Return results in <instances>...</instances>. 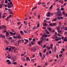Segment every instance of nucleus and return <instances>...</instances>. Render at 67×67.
<instances>
[{
	"mask_svg": "<svg viewBox=\"0 0 67 67\" xmlns=\"http://www.w3.org/2000/svg\"><path fill=\"white\" fill-rule=\"evenodd\" d=\"M45 37H47V35H43L42 37H41L40 38L41 40V42H42L43 41H44L45 40V39H44V38Z\"/></svg>",
	"mask_w": 67,
	"mask_h": 67,
	"instance_id": "obj_1",
	"label": "nucleus"
},
{
	"mask_svg": "<svg viewBox=\"0 0 67 67\" xmlns=\"http://www.w3.org/2000/svg\"><path fill=\"white\" fill-rule=\"evenodd\" d=\"M57 14L58 15V16H62V14L61 11L57 12Z\"/></svg>",
	"mask_w": 67,
	"mask_h": 67,
	"instance_id": "obj_2",
	"label": "nucleus"
},
{
	"mask_svg": "<svg viewBox=\"0 0 67 67\" xmlns=\"http://www.w3.org/2000/svg\"><path fill=\"white\" fill-rule=\"evenodd\" d=\"M2 27H0V29H3V30H7V27L5 25H2Z\"/></svg>",
	"mask_w": 67,
	"mask_h": 67,
	"instance_id": "obj_3",
	"label": "nucleus"
},
{
	"mask_svg": "<svg viewBox=\"0 0 67 67\" xmlns=\"http://www.w3.org/2000/svg\"><path fill=\"white\" fill-rule=\"evenodd\" d=\"M10 5H12L11 6H9L8 7V8H11V7H13V4L12 3V2H10Z\"/></svg>",
	"mask_w": 67,
	"mask_h": 67,
	"instance_id": "obj_4",
	"label": "nucleus"
},
{
	"mask_svg": "<svg viewBox=\"0 0 67 67\" xmlns=\"http://www.w3.org/2000/svg\"><path fill=\"white\" fill-rule=\"evenodd\" d=\"M47 29H48V30L51 33L52 31V28L48 27L47 28Z\"/></svg>",
	"mask_w": 67,
	"mask_h": 67,
	"instance_id": "obj_5",
	"label": "nucleus"
},
{
	"mask_svg": "<svg viewBox=\"0 0 67 67\" xmlns=\"http://www.w3.org/2000/svg\"><path fill=\"white\" fill-rule=\"evenodd\" d=\"M6 63H8V65H10V64H11V63L10 60H6Z\"/></svg>",
	"mask_w": 67,
	"mask_h": 67,
	"instance_id": "obj_6",
	"label": "nucleus"
},
{
	"mask_svg": "<svg viewBox=\"0 0 67 67\" xmlns=\"http://www.w3.org/2000/svg\"><path fill=\"white\" fill-rule=\"evenodd\" d=\"M36 48H33L31 49V51L33 52H35L36 51Z\"/></svg>",
	"mask_w": 67,
	"mask_h": 67,
	"instance_id": "obj_7",
	"label": "nucleus"
},
{
	"mask_svg": "<svg viewBox=\"0 0 67 67\" xmlns=\"http://www.w3.org/2000/svg\"><path fill=\"white\" fill-rule=\"evenodd\" d=\"M24 40H25V41H26V42H25L24 43L25 45H26V44L27 43H29V40H28L24 39Z\"/></svg>",
	"mask_w": 67,
	"mask_h": 67,
	"instance_id": "obj_8",
	"label": "nucleus"
},
{
	"mask_svg": "<svg viewBox=\"0 0 67 67\" xmlns=\"http://www.w3.org/2000/svg\"><path fill=\"white\" fill-rule=\"evenodd\" d=\"M57 50V48H56V47H54V53H56V51Z\"/></svg>",
	"mask_w": 67,
	"mask_h": 67,
	"instance_id": "obj_9",
	"label": "nucleus"
},
{
	"mask_svg": "<svg viewBox=\"0 0 67 67\" xmlns=\"http://www.w3.org/2000/svg\"><path fill=\"white\" fill-rule=\"evenodd\" d=\"M45 32L46 33V34H49V32L47 30H45Z\"/></svg>",
	"mask_w": 67,
	"mask_h": 67,
	"instance_id": "obj_10",
	"label": "nucleus"
},
{
	"mask_svg": "<svg viewBox=\"0 0 67 67\" xmlns=\"http://www.w3.org/2000/svg\"><path fill=\"white\" fill-rule=\"evenodd\" d=\"M48 14L47 15V16L48 17H49L50 16V15H51V13H50V12H48L47 13Z\"/></svg>",
	"mask_w": 67,
	"mask_h": 67,
	"instance_id": "obj_11",
	"label": "nucleus"
},
{
	"mask_svg": "<svg viewBox=\"0 0 67 67\" xmlns=\"http://www.w3.org/2000/svg\"><path fill=\"white\" fill-rule=\"evenodd\" d=\"M20 33L21 34V35H24V32L23 31H20Z\"/></svg>",
	"mask_w": 67,
	"mask_h": 67,
	"instance_id": "obj_12",
	"label": "nucleus"
},
{
	"mask_svg": "<svg viewBox=\"0 0 67 67\" xmlns=\"http://www.w3.org/2000/svg\"><path fill=\"white\" fill-rule=\"evenodd\" d=\"M9 35V32H7V33L6 34V37H8Z\"/></svg>",
	"mask_w": 67,
	"mask_h": 67,
	"instance_id": "obj_13",
	"label": "nucleus"
},
{
	"mask_svg": "<svg viewBox=\"0 0 67 67\" xmlns=\"http://www.w3.org/2000/svg\"><path fill=\"white\" fill-rule=\"evenodd\" d=\"M31 30H30V29H28L27 30V33H30Z\"/></svg>",
	"mask_w": 67,
	"mask_h": 67,
	"instance_id": "obj_14",
	"label": "nucleus"
},
{
	"mask_svg": "<svg viewBox=\"0 0 67 67\" xmlns=\"http://www.w3.org/2000/svg\"><path fill=\"white\" fill-rule=\"evenodd\" d=\"M61 38H59V39H55L54 40L55 41H58L59 40H61Z\"/></svg>",
	"mask_w": 67,
	"mask_h": 67,
	"instance_id": "obj_15",
	"label": "nucleus"
},
{
	"mask_svg": "<svg viewBox=\"0 0 67 67\" xmlns=\"http://www.w3.org/2000/svg\"><path fill=\"white\" fill-rule=\"evenodd\" d=\"M19 45H20V44L18 43H16L15 44V45L16 46H19Z\"/></svg>",
	"mask_w": 67,
	"mask_h": 67,
	"instance_id": "obj_16",
	"label": "nucleus"
},
{
	"mask_svg": "<svg viewBox=\"0 0 67 67\" xmlns=\"http://www.w3.org/2000/svg\"><path fill=\"white\" fill-rule=\"evenodd\" d=\"M16 42L15 40H11V42L13 43H14Z\"/></svg>",
	"mask_w": 67,
	"mask_h": 67,
	"instance_id": "obj_17",
	"label": "nucleus"
},
{
	"mask_svg": "<svg viewBox=\"0 0 67 67\" xmlns=\"http://www.w3.org/2000/svg\"><path fill=\"white\" fill-rule=\"evenodd\" d=\"M10 34H11V35H15V33H13L12 32H10Z\"/></svg>",
	"mask_w": 67,
	"mask_h": 67,
	"instance_id": "obj_18",
	"label": "nucleus"
},
{
	"mask_svg": "<svg viewBox=\"0 0 67 67\" xmlns=\"http://www.w3.org/2000/svg\"><path fill=\"white\" fill-rule=\"evenodd\" d=\"M9 13L11 14L12 15H13V14L12 11H10V12H9Z\"/></svg>",
	"mask_w": 67,
	"mask_h": 67,
	"instance_id": "obj_19",
	"label": "nucleus"
},
{
	"mask_svg": "<svg viewBox=\"0 0 67 67\" xmlns=\"http://www.w3.org/2000/svg\"><path fill=\"white\" fill-rule=\"evenodd\" d=\"M31 45H33L34 44V42L33 41H31Z\"/></svg>",
	"mask_w": 67,
	"mask_h": 67,
	"instance_id": "obj_20",
	"label": "nucleus"
},
{
	"mask_svg": "<svg viewBox=\"0 0 67 67\" xmlns=\"http://www.w3.org/2000/svg\"><path fill=\"white\" fill-rule=\"evenodd\" d=\"M16 36L17 37H18V38H19V39H20V38H21V36L19 35L18 36H17V35L16 34Z\"/></svg>",
	"mask_w": 67,
	"mask_h": 67,
	"instance_id": "obj_21",
	"label": "nucleus"
},
{
	"mask_svg": "<svg viewBox=\"0 0 67 67\" xmlns=\"http://www.w3.org/2000/svg\"><path fill=\"white\" fill-rule=\"evenodd\" d=\"M64 42H67V37H65V39H64Z\"/></svg>",
	"mask_w": 67,
	"mask_h": 67,
	"instance_id": "obj_22",
	"label": "nucleus"
},
{
	"mask_svg": "<svg viewBox=\"0 0 67 67\" xmlns=\"http://www.w3.org/2000/svg\"><path fill=\"white\" fill-rule=\"evenodd\" d=\"M5 36L4 35H2V36L1 37H2L3 38H5Z\"/></svg>",
	"mask_w": 67,
	"mask_h": 67,
	"instance_id": "obj_23",
	"label": "nucleus"
},
{
	"mask_svg": "<svg viewBox=\"0 0 67 67\" xmlns=\"http://www.w3.org/2000/svg\"><path fill=\"white\" fill-rule=\"evenodd\" d=\"M46 47L48 49V50H49V49H51V48H50V47H49V46H47Z\"/></svg>",
	"mask_w": 67,
	"mask_h": 67,
	"instance_id": "obj_24",
	"label": "nucleus"
},
{
	"mask_svg": "<svg viewBox=\"0 0 67 67\" xmlns=\"http://www.w3.org/2000/svg\"><path fill=\"white\" fill-rule=\"evenodd\" d=\"M57 21V19H53L52 21V22H53V21Z\"/></svg>",
	"mask_w": 67,
	"mask_h": 67,
	"instance_id": "obj_25",
	"label": "nucleus"
},
{
	"mask_svg": "<svg viewBox=\"0 0 67 67\" xmlns=\"http://www.w3.org/2000/svg\"><path fill=\"white\" fill-rule=\"evenodd\" d=\"M43 26H46L47 25V24L46 23H43Z\"/></svg>",
	"mask_w": 67,
	"mask_h": 67,
	"instance_id": "obj_26",
	"label": "nucleus"
},
{
	"mask_svg": "<svg viewBox=\"0 0 67 67\" xmlns=\"http://www.w3.org/2000/svg\"><path fill=\"white\" fill-rule=\"evenodd\" d=\"M26 59H27V60H28L29 61H30V58H29V57H26Z\"/></svg>",
	"mask_w": 67,
	"mask_h": 67,
	"instance_id": "obj_27",
	"label": "nucleus"
},
{
	"mask_svg": "<svg viewBox=\"0 0 67 67\" xmlns=\"http://www.w3.org/2000/svg\"><path fill=\"white\" fill-rule=\"evenodd\" d=\"M5 42L7 44H9V42L7 40H5Z\"/></svg>",
	"mask_w": 67,
	"mask_h": 67,
	"instance_id": "obj_28",
	"label": "nucleus"
},
{
	"mask_svg": "<svg viewBox=\"0 0 67 67\" xmlns=\"http://www.w3.org/2000/svg\"><path fill=\"white\" fill-rule=\"evenodd\" d=\"M52 24L53 26H55V25H56V23H52Z\"/></svg>",
	"mask_w": 67,
	"mask_h": 67,
	"instance_id": "obj_29",
	"label": "nucleus"
},
{
	"mask_svg": "<svg viewBox=\"0 0 67 67\" xmlns=\"http://www.w3.org/2000/svg\"><path fill=\"white\" fill-rule=\"evenodd\" d=\"M17 50L16 49V50H15L14 51V52L15 53H18V52L17 51Z\"/></svg>",
	"mask_w": 67,
	"mask_h": 67,
	"instance_id": "obj_30",
	"label": "nucleus"
},
{
	"mask_svg": "<svg viewBox=\"0 0 67 67\" xmlns=\"http://www.w3.org/2000/svg\"><path fill=\"white\" fill-rule=\"evenodd\" d=\"M53 44H51L50 45V46H51V49H53Z\"/></svg>",
	"mask_w": 67,
	"mask_h": 67,
	"instance_id": "obj_31",
	"label": "nucleus"
},
{
	"mask_svg": "<svg viewBox=\"0 0 67 67\" xmlns=\"http://www.w3.org/2000/svg\"><path fill=\"white\" fill-rule=\"evenodd\" d=\"M54 32H55V29H53V30L51 32V33H54Z\"/></svg>",
	"mask_w": 67,
	"mask_h": 67,
	"instance_id": "obj_32",
	"label": "nucleus"
},
{
	"mask_svg": "<svg viewBox=\"0 0 67 67\" xmlns=\"http://www.w3.org/2000/svg\"><path fill=\"white\" fill-rule=\"evenodd\" d=\"M37 8V7H36L34 8H32V11H33V10L34 9H36Z\"/></svg>",
	"mask_w": 67,
	"mask_h": 67,
	"instance_id": "obj_33",
	"label": "nucleus"
},
{
	"mask_svg": "<svg viewBox=\"0 0 67 67\" xmlns=\"http://www.w3.org/2000/svg\"><path fill=\"white\" fill-rule=\"evenodd\" d=\"M12 64H14V65H17V63H16V62H15L14 63H12Z\"/></svg>",
	"mask_w": 67,
	"mask_h": 67,
	"instance_id": "obj_34",
	"label": "nucleus"
},
{
	"mask_svg": "<svg viewBox=\"0 0 67 67\" xmlns=\"http://www.w3.org/2000/svg\"><path fill=\"white\" fill-rule=\"evenodd\" d=\"M17 42H18V43H21V40H19L18 41H17Z\"/></svg>",
	"mask_w": 67,
	"mask_h": 67,
	"instance_id": "obj_35",
	"label": "nucleus"
},
{
	"mask_svg": "<svg viewBox=\"0 0 67 67\" xmlns=\"http://www.w3.org/2000/svg\"><path fill=\"white\" fill-rule=\"evenodd\" d=\"M21 24V22H18L17 23V24L18 25H20V24Z\"/></svg>",
	"mask_w": 67,
	"mask_h": 67,
	"instance_id": "obj_36",
	"label": "nucleus"
},
{
	"mask_svg": "<svg viewBox=\"0 0 67 67\" xmlns=\"http://www.w3.org/2000/svg\"><path fill=\"white\" fill-rule=\"evenodd\" d=\"M6 20L8 21H9V17H8L6 19Z\"/></svg>",
	"mask_w": 67,
	"mask_h": 67,
	"instance_id": "obj_37",
	"label": "nucleus"
},
{
	"mask_svg": "<svg viewBox=\"0 0 67 67\" xmlns=\"http://www.w3.org/2000/svg\"><path fill=\"white\" fill-rule=\"evenodd\" d=\"M61 11H64V8H61Z\"/></svg>",
	"mask_w": 67,
	"mask_h": 67,
	"instance_id": "obj_38",
	"label": "nucleus"
},
{
	"mask_svg": "<svg viewBox=\"0 0 67 67\" xmlns=\"http://www.w3.org/2000/svg\"><path fill=\"white\" fill-rule=\"evenodd\" d=\"M39 55H40V56H41V57L42 56V54L41 52H40L39 53Z\"/></svg>",
	"mask_w": 67,
	"mask_h": 67,
	"instance_id": "obj_39",
	"label": "nucleus"
},
{
	"mask_svg": "<svg viewBox=\"0 0 67 67\" xmlns=\"http://www.w3.org/2000/svg\"><path fill=\"white\" fill-rule=\"evenodd\" d=\"M13 37L14 38V39L18 38V37H16L15 36H13Z\"/></svg>",
	"mask_w": 67,
	"mask_h": 67,
	"instance_id": "obj_40",
	"label": "nucleus"
},
{
	"mask_svg": "<svg viewBox=\"0 0 67 67\" xmlns=\"http://www.w3.org/2000/svg\"><path fill=\"white\" fill-rule=\"evenodd\" d=\"M5 3L6 4H7V3H8V0H6L5 1Z\"/></svg>",
	"mask_w": 67,
	"mask_h": 67,
	"instance_id": "obj_41",
	"label": "nucleus"
},
{
	"mask_svg": "<svg viewBox=\"0 0 67 67\" xmlns=\"http://www.w3.org/2000/svg\"><path fill=\"white\" fill-rule=\"evenodd\" d=\"M21 27L22 26H20L18 27V29H19V30H21Z\"/></svg>",
	"mask_w": 67,
	"mask_h": 67,
	"instance_id": "obj_42",
	"label": "nucleus"
},
{
	"mask_svg": "<svg viewBox=\"0 0 67 67\" xmlns=\"http://www.w3.org/2000/svg\"><path fill=\"white\" fill-rule=\"evenodd\" d=\"M49 25L50 26H53V24H52V23H51L49 24Z\"/></svg>",
	"mask_w": 67,
	"mask_h": 67,
	"instance_id": "obj_43",
	"label": "nucleus"
},
{
	"mask_svg": "<svg viewBox=\"0 0 67 67\" xmlns=\"http://www.w3.org/2000/svg\"><path fill=\"white\" fill-rule=\"evenodd\" d=\"M42 42V41L38 42V44H39V45H41V43H42V42Z\"/></svg>",
	"mask_w": 67,
	"mask_h": 67,
	"instance_id": "obj_44",
	"label": "nucleus"
},
{
	"mask_svg": "<svg viewBox=\"0 0 67 67\" xmlns=\"http://www.w3.org/2000/svg\"><path fill=\"white\" fill-rule=\"evenodd\" d=\"M46 52V49H45L43 51V53H45V52Z\"/></svg>",
	"mask_w": 67,
	"mask_h": 67,
	"instance_id": "obj_45",
	"label": "nucleus"
},
{
	"mask_svg": "<svg viewBox=\"0 0 67 67\" xmlns=\"http://www.w3.org/2000/svg\"><path fill=\"white\" fill-rule=\"evenodd\" d=\"M57 30L58 31H59V30H60V28H59L58 27H57Z\"/></svg>",
	"mask_w": 67,
	"mask_h": 67,
	"instance_id": "obj_46",
	"label": "nucleus"
},
{
	"mask_svg": "<svg viewBox=\"0 0 67 67\" xmlns=\"http://www.w3.org/2000/svg\"><path fill=\"white\" fill-rule=\"evenodd\" d=\"M53 5H51L50 7V9H52V8H53Z\"/></svg>",
	"mask_w": 67,
	"mask_h": 67,
	"instance_id": "obj_47",
	"label": "nucleus"
},
{
	"mask_svg": "<svg viewBox=\"0 0 67 67\" xmlns=\"http://www.w3.org/2000/svg\"><path fill=\"white\" fill-rule=\"evenodd\" d=\"M38 19H40V17H41V16H40V15H38Z\"/></svg>",
	"mask_w": 67,
	"mask_h": 67,
	"instance_id": "obj_48",
	"label": "nucleus"
},
{
	"mask_svg": "<svg viewBox=\"0 0 67 67\" xmlns=\"http://www.w3.org/2000/svg\"><path fill=\"white\" fill-rule=\"evenodd\" d=\"M58 33H60L62 32V31L60 30L58 31Z\"/></svg>",
	"mask_w": 67,
	"mask_h": 67,
	"instance_id": "obj_49",
	"label": "nucleus"
},
{
	"mask_svg": "<svg viewBox=\"0 0 67 67\" xmlns=\"http://www.w3.org/2000/svg\"><path fill=\"white\" fill-rule=\"evenodd\" d=\"M60 19H61V20H63V19H64V18H63V17L61 16L60 17Z\"/></svg>",
	"mask_w": 67,
	"mask_h": 67,
	"instance_id": "obj_50",
	"label": "nucleus"
},
{
	"mask_svg": "<svg viewBox=\"0 0 67 67\" xmlns=\"http://www.w3.org/2000/svg\"><path fill=\"white\" fill-rule=\"evenodd\" d=\"M57 19H58V20H60V17L59 16L58 17Z\"/></svg>",
	"mask_w": 67,
	"mask_h": 67,
	"instance_id": "obj_51",
	"label": "nucleus"
},
{
	"mask_svg": "<svg viewBox=\"0 0 67 67\" xmlns=\"http://www.w3.org/2000/svg\"><path fill=\"white\" fill-rule=\"evenodd\" d=\"M3 32L4 33H7V32H7V30H4L3 31Z\"/></svg>",
	"mask_w": 67,
	"mask_h": 67,
	"instance_id": "obj_52",
	"label": "nucleus"
},
{
	"mask_svg": "<svg viewBox=\"0 0 67 67\" xmlns=\"http://www.w3.org/2000/svg\"><path fill=\"white\" fill-rule=\"evenodd\" d=\"M47 63L46 62V63L44 65L45 66H47Z\"/></svg>",
	"mask_w": 67,
	"mask_h": 67,
	"instance_id": "obj_53",
	"label": "nucleus"
},
{
	"mask_svg": "<svg viewBox=\"0 0 67 67\" xmlns=\"http://www.w3.org/2000/svg\"><path fill=\"white\" fill-rule=\"evenodd\" d=\"M4 0H2L1 3H4Z\"/></svg>",
	"mask_w": 67,
	"mask_h": 67,
	"instance_id": "obj_54",
	"label": "nucleus"
},
{
	"mask_svg": "<svg viewBox=\"0 0 67 67\" xmlns=\"http://www.w3.org/2000/svg\"><path fill=\"white\" fill-rule=\"evenodd\" d=\"M62 13L63 15L65 14V12H63Z\"/></svg>",
	"mask_w": 67,
	"mask_h": 67,
	"instance_id": "obj_55",
	"label": "nucleus"
},
{
	"mask_svg": "<svg viewBox=\"0 0 67 67\" xmlns=\"http://www.w3.org/2000/svg\"><path fill=\"white\" fill-rule=\"evenodd\" d=\"M58 43V44H60V43H62V42L61 41H59Z\"/></svg>",
	"mask_w": 67,
	"mask_h": 67,
	"instance_id": "obj_56",
	"label": "nucleus"
},
{
	"mask_svg": "<svg viewBox=\"0 0 67 67\" xmlns=\"http://www.w3.org/2000/svg\"><path fill=\"white\" fill-rule=\"evenodd\" d=\"M32 56L33 58H34V57H35V55L34 54H33Z\"/></svg>",
	"mask_w": 67,
	"mask_h": 67,
	"instance_id": "obj_57",
	"label": "nucleus"
},
{
	"mask_svg": "<svg viewBox=\"0 0 67 67\" xmlns=\"http://www.w3.org/2000/svg\"><path fill=\"white\" fill-rule=\"evenodd\" d=\"M46 45H44L43 46V48H46Z\"/></svg>",
	"mask_w": 67,
	"mask_h": 67,
	"instance_id": "obj_58",
	"label": "nucleus"
},
{
	"mask_svg": "<svg viewBox=\"0 0 67 67\" xmlns=\"http://www.w3.org/2000/svg\"><path fill=\"white\" fill-rule=\"evenodd\" d=\"M2 5H1V4H0V8H2Z\"/></svg>",
	"mask_w": 67,
	"mask_h": 67,
	"instance_id": "obj_59",
	"label": "nucleus"
},
{
	"mask_svg": "<svg viewBox=\"0 0 67 67\" xmlns=\"http://www.w3.org/2000/svg\"><path fill=\"white\" fill-rule=\"evenodd\" d=\"M37 26L38 27H40V24H38L37 25Z\"/></svg>",
	"mask_w": 67,
	"mask_h": 67,
	"instance_id": "obj_60",
	"label": "nucleus"
},
{
	"mask_svg": "<svg viewBox=\"0 0 67 67\" xmlns=\"http://www.w3.org/2000/svg\"><path fill=\"white\" fill-rule=\"evenodd\" d=\"M46 20H49L50 19V18H46Z\"/></svg>",
	"mask_w": 67,
	"mask_h": 67,
	"instance_id": "obj_61",
	"label": "nucleus"
},
{
	"mask_svg": "<svg viewBox=\"0 0 67 67\" xmlns=\"http://www.w3.org/2000/svg\"><path fill=\"white\" fill-rule=\"evenodd\" d=\"M43 29H46V27H43Z\"/></svg>",
	"mask_w": 67,
	"mask_h": 67,
	"instance_id": "obj_62",
	"label": "nucleus"
},
{
	"mask_svg": "<svg viewBox=\"0 0 67 67\" xmlns=\"http://www.w3.org/2000/svg\"><path fill=\"white\" fill-rule=\"evenodd\" d=\"M11 50V48H10L9 49H8V51H10Z\"/></svg>",
	"mask_w": 67,
	"mask_h": 67,
	"instance_id": "obj_63",
	"label": "nucleus"
},
{
	"mask_svg": "<svg viewBox=\"0 0 67 67\" xmlns=\"http://www.w3.org/2000/svg\"><path fill=\"white\" fill-rule=\"evenodd\" d=\"M65 31H67V27H66L65 28Z\"/></svg>",
	"mask_w": 67,
	"mask_h": 67,
	"instance_id": "obj_64",
	"label": "nucleus"
}]
</instances>
